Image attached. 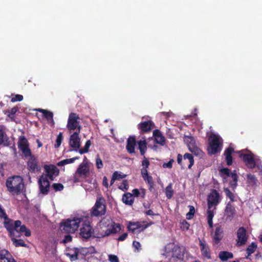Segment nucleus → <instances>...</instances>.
Wrapping results in <instances>:
<instances>
[{
    "instance_id": "0e129e2a",
    "label": "nucleus",
    "mask_w": 262,
    "mask_h": 262,
    "mask_svg": "<svg viewBox=\"0 0 262 262\" xmlns=\"http://www.w3.org/2000/svg\"><path fill=\"white\" fill-rule=\"evenodd\" d=\"M127 233H123L122 235H121L118 238V240L119 241H124L127 236Z\"/></svg>"
},
{
    "instance_id": "338daca9",
    "label": "nucleus",
    "mask_w": 262,
    "mask_h": 262,
    "mask_svg": "<svg viewBox=\"0 0 262 262\" xmlns=\"http://www.w3.org/2000/svg\"><path fill=\"white\" fill-rule=\"evenodd\" d=\"M132 192H133V193H132V194H133V197H134V196H136V197H138L140 194V191L137 188L134 189L132 190Z\"/></svg>"
},
{
    "instance_id": "412c9836",
    "label": "nucleus",
    "mask_w": 262,
    "mask_h": 262,
    "mask_svg": "<svg viewBox=\"0 0 262 262\" xmlns=\"http://www.w3.org/2000/svg\"><path fill=\"white\" fill-rule=\"evenodd\" d=\"M155 127V124L151 120L141 122L138 125V128L143 133L148 132Z\"/></svg>"
},
{
    "instance_id": "a211bd4d",
    "label": "nucleus",
    "mask_w": 262,
    "mask_h": 262,
    "mask_svg": "<svg viewBox=\"0 0 262 262\" xmlns=\"http://www.w3.org/2000/svg\"><path fill=\"white\" fill-rule=\"evenodd\" d=\"M28 157L30 158L27 162L28 169L31 173H35L39 170L37 160L34 156L32 155V153H31V156H29Z\"/></svg>"
},
{
    "instance_id": "c03bdc74",
    "label": "nucleus",
    "mask_w": 262,
    "mask_h": 262,
    "mask_svg": "<svg viewBox=\"0 0 262 262\" xmlns=\"http://www.w3.org/2000/svg\"><path fill=\"white\" fill-rule=\"evenodd\" d=\"M188 207L189 208V211L186 214V219L187 220H191L194 216V214L195 213V208L193 206L191 205H189Z\"/></svg>"
},
{
    "instance_id": "ea45409f",
    "label": "nucleus",
    "mask_w": 262,
    "mask_h": 262,
    "mask_svg": "<svg viewBox=\"0 0 262 262\" xmlns=\"http://www.w3.org/2000/svg\"><path fill=\"white\" fill-rule=\"evenodd\" d=\"M224 191L227 198H228L231 202H235L234 194L228 188H224Z\"/></svg>"
},
{
    "instance_id": "f3484780",
    "label": "nucleus",
    "mask_w": 262,
    "mask_h": 262,
    "mask_svg": "<svg viewBox=\"0 0 262 262\" xmlns=\"http://www.w3.org/2000/svg\"><path fill=\"white\" fill-rule=\"evenodd\" d=\"M89 171L90 169L87 162H82L79 165L75 174L79 177L85 178L88 177Z\"/></svg>"
},
{
    "instance_id": "0eeeda50",
    "label": "nucleus",
    "mask_w": 262,
    "mask_h": 262,
    "mask_svg": "<svg viewBox=\"0 0 262 262\" xmlns=\"http://www.w3.org/2000/svg\"><path fill=\"white\" fill-rule=\"evenodd\" d=\"M152 224L153 223L152 222L147 224H142L139 222H129L127 226V228L128 231L132 232L133 234H138L143 231L146 228Z\"/></svg>"
},
{
    "instance_id": "f257e3e1",
    "label": "nucleus",
    "mask_w": 262,
    "mask_h": 262,
    "mask_svg": "<svg viewBox=\"0 0 262 262\" xmlns=\"http://www.w3.org/2000/svg\"><path fill=\"white\" fill-rule=\"evenodd\" d=\"M4 225L9 232L10 237H20L23 233L26 236H30L31 234L30 230L25 225H21L19 220L14 222L11 219L7 222H4Z\"/></svg>"
},
{
    "instance_id": "e2e57ef3",
    "label": "nucleus",
    "mask_w": 262,
    "mask_h": 262,
    "mask_svg": "<svg viewBox=\"0 0 262 262\" xmlns=\"http://www.w3.org/2000/svg\"><path fill=\"white\" fill-rule=\"evenodd\" d=\"M4 135L3 130L0 129V144H3L4 142Z\"/></svg>"
},
{
    "instance_id": "1a4fd4ad",
    "label": "nucleus",
    "mask_w": 262,
    "mask_h": 262,
    "mask_svg": "<svg viewBox=\"0 0 262 262\" xmlns=\"http://www.w3.org/2000/svg\"><path fill=\"white\" fill-rule=\"evenodd\" d=\"M38 183L40 193L43 195L48 194L50 188V184L47 177L41 175L38 179Z\"/></svg>"
},
{
    "instance_id": "2eb2a0df",
    "label": "nucleus",
    "mask_w": 262,
    "mask_h": 262,
    "mask_svg": "<svg viewBox=\"0 0 262 262\" xmlns=\"http://www.w3.org/2000/svg\"><path fill=\"white\" fill-rule=\"evenodd\" d=\"M93 228L89 222H84L82 227L80 228V235L85 239H88L91 237L93 233Z\"/></svg>"
},
{
    "instance_id": "b1692460",
    "label": "nucleus",
    "mask_w": 262,
    "mask_h": 262,
    "mask_svg": "<svg viewBox=\"0 0 262 262\" xmlns=\"http://www.w3.org/2000/svg\"><path fill=\"white\" fill-rule=\"evenodd\" d=\"M233 152L234 149L231 146L227 147L224 151V155L225 156V161L227 165L228 166L231 165L233 163L232 154Z\"/></svg>"
},
{
    "instance_id": "39448f33",
    "label": "nucleus",
    "mask_w": 262,
    "mask_h": 262,
    "mask_svg": "<svg viewBox=\"0 0 262 262\" xmlns=\"http://www.w3.org/2000/svg\"><path fill=\"white\" fill-rule=\"evenodd\" d=\"M105 200L103 197L97 198L94 206L90 210V214L92 217H99L104 215L106 213V205Z\"/></svg>"
},
{
    "instance_id": "7c9ffc66",
    "label": "nucleus",
    "mask_w": 262,
    "mask_h": 262,
    "mask_svg": "<svg viewBox=\"0 0 262 262\" xmlns=\"http://www.w3.org/2000/svg\"><path fill=\"white\" fill-rule=\"evenodd\" d=\"M235 212V208L234 207V206L233 205H231V204L230 202H229L226 206V208H225L226 214L227 215V216L228 217H232L234 216Z\"/></svg>"
},
{
    "instance_id": "6ab92c4d",
    "label": "nucleus",
    "mask_w": 262,
    "mask_h": 262,
    "mask_svg": "<svg viewBox=\"0 0 262 262\" xmlns=\"http://www.w3.org/2000/svg\"><path fill=\"white\" fill-rule=\"evenodd\" d=\"M0 262H16L10 252L5 249H0Z\"/></svg>"
},
{
    "instance_id": "6e6552de",
    "label": "nucleus",
    "mask_w": 262,
    "mask_h": 262,
    "mask_svg": "<svg viewBox=\"0 0 262 262\" xmlns=\"http://www.w3.org/2000/svg\"><path fill=\"white\" fill-rule=\"evenodd\" d=\"M199 246L202 256L203 259L207 260L212 258L211 251L208 243L206 241L203 239H199Z\"/></svg>"
},
{
    "instance_id": "052dcab7",
    "label": "nucleus",
    "mask_w": 262,
    "mask_h": 262,
    "mask_svg": "<svg viewBox=\"0 0 262 262\" xmlns=\"http://www.w3.org/2000/svg\"><path fill=\"white\" fill-rule=\"evenodd\" d=\"M183 157L182 156L179 154L177 156V162L179 165L181 166V168H182V164H183Z\"/></svg>"
},
{
    "instance_id": "393cba45",
    "label": "nucleus",
    "mask_w": 262,
    "mask_h": 262,
    "mask_svg": "<svg viewBox=\"0 0 262 262\" xmlns=\"http://www.w3.org/2000/svg\"><path fill=\"white\" fill-rule=\"evenodd\" d=\"M136 145V139L134 137H129L127 140V145L126 146L127 151L130 153H135V148Z\"/></svg>"
},
{
    "instance_id": "c85d7f7f",
    "label": "nucleus",
    "mask_w": 262,
    "mask_h": 262,
    "mask_svg": "<svg viewBox=\"0 0 262 262\" xmlns=\"http://www.w3.org/2000/svg\"><path fill=\"white\" fill-rule=\"evenodd\" d=\"M231 178L232 180H231L229 182V185L230 187L234 190L237 186V180H238V176L235 170H234L231 173Z\"/></svg>"
},
{
    "instance_id": "680f3d73",
    "label": "nucleus",
    "mask_w": 262,
    "mask_h": 262,
    "mask_svg": "<svg viewBox=\"0 0 262 262\" xmlns=\"http://www.w3.org/2000/svg\"><path fill=\"white\" fill-rule=\"evenodd\" d=\"M72 237L70 235H66L64 236V238L63 240V242L64 243L70 242L72 241Z\"/></svg>"
},
{
    "instance_id": "4be33fe9",
    "label": "nucleus",
    "mask_w": 262,
    "mask_h": 262,
    "mask_svg": "<svg viewBox=\"0 0 262 262\" xmlns=\"http://www.w3.org/2000/svg\"><path fill=\"white\" fill-rule=\"evenodd\" d=\"M194 159L193 156L189 153H186L183 156V161L182 164V169H185L187 167L191 169L194 164Z\"/></svg>"
},
{
    "instance_id": "5701e85b",
    "label": "nucleus",
    "mask_w": 262,
    "mask_h": 262,
    "mask_svg": "<svg viewBox=\"0 0 262 262\" xmlns=\"http://www.w3.org/2000/svg\"><path fill=\"white\" fill-rule=\"evenodd\" d=\"M153 136L156 143L163 146L165 144V138L159 129H155L153 132Z\"/></svg>"
},
{
    "instance_id": "cd10ccee",
    "label": "nucleus",
    "mask_w": 262,
    "mask_h": 262,
    "mask_svg": "<svg viewBox=\"0 0 262 262\" xmlns=\"http://www.w3.org/2000/svg\"><path fill=\"white\" fill-rule=\"evenodd\" d=\"M122 200L124 204L128 205H132L134 202L133 194L129 192L124 193L122 196Z\"/></svg>"
},
{
    "instance_id": "c9c22d12",
    "label": "nucleus",
    "mask_w": 262,
    "mask_h": 262,
    "mask_svg": "<svg viewBox=\"0 0 262 262\" xmlns=\"http://www.w3.org/2000/svg\"><path fill=\"white\" fill-rule=\"evenodd\" d=\"M173 193L172 185L171 183H170L165 188V195L168 199H170L172 197Z\"/></svg>"
},
{
    "instance_id": "37998d69",
    "label": "nucleus",
    "mask_w": 262,
    "mask_h": 262,
    "mask_svg": "<svg viewBox=\"0 0 262 262\" xmlns=\"http://www.w3.org/2000/svg\"><path fill=\"white\" fill-rule=\"evenodd\" d=\"M91 141L90 140H88L86 142L84 147L78 150V152L80 154H81V155L83 154L84 153L88 152L89 151V148H90V147L91 146Z\"/></svg>"
},
{
    "instance_id": "ddd939ff",
    "label": "nucleus",
    "mask_w": 262,
    "mask_h": 262,
    "mask_svg": "<svg viewBox=\"0 0 262 262\" xmlns=\"http://www.w3.org/2000/svg\"><path fill=\"white\" fill-rule=\"evenodd\" d=\"M185 141L186 142L187 147L190 151L195 155H200V153L202 151L196 145L195 140L193 137L191 136H186L185 137Z\"/></svg>"
},
{
    "instance_id": "bf43d9fd",
    "label": "nucleus",
    "mask_w": 262,
    "mask_h": 262,
    "mask_svg": "<svg viewBox=\"0 0 262 262\" xmlns=\"http://www.w3.org/2000/svg\"><path fill=\"white\" fill-rule=\"evenodd\" d=\"M141 173L143 178L149 176L147 171V168H143L141 170Z\"/></svg>"
},
{
    "instance_id": "423d86ee",
    "label": "nucleus",
    "mask_w": 262,
    "mask_h": 262,
    "mask_svg": "<svg viewBox=\"0 0 262 262\" xmlns=\"http://www.w3.org/2000/svg\"><path fill=\"white\" fill-rule=\"evenodd\" d=\"M80 117L75 113H71L68 117L67 128L71 132L74 130L80 132L81 126L80 124Z\"/></svg>"
},
{
    "instance_id": "20e7f679",
    "label": "nucleus",
    "mask_w": 262,
    "mask_h": 262,
    "mask_svg": "<svg viewBox=\"0 0 262 262\" xmlns=\"http://www.w3.org/2000/svg\"><path fill=\"white\" fill-rule=\"evenodd\" d=\"M209 147L208 153L210 155H215L220 152L223 145V140L219 135L212 134L208 138Z\"/></svg>"
},
{
    "instance_id": "f8f14e48",
    "label": "nucleus",
    "mask_w": 262,
    "mask_h": 262,
    "mask_svg": "<svg viewBox=\"0 0 262 262\" xmlns=\"http://www.w3.org/2000/svg\"><path fill=\"white\" fill-rule=\"evenodd\" d=\"M44 169L46 172L45 177L49 178L51 181H53L54 178L59 174V169L54 165H45Z\"/></svg>"
},
{
    "instance_id": "f03ea898",
    "label": "nucleus",
    "mask_w": 262,
    "mask_h": 262,
    "mask_svg": "<svg viewBox=\"0 0 262 262\" xmlns=\"http://www.w3.org/2000/svg\"><path fill=\"white\" fill-rule=\"evenodd\" d=\"M8 191L13 195L20 194L25 187L24 180L19 176H15L9 178L6 182Z\"/></svg>"
},
{
    "instance_id": "72a5a7b5",
    "label": "nucleus",
    "mask_w": 262,
    "mask_h": 262,
    "mask_svg": "<svg viewBox=\"0 0 262 262\" xmlns=\"http://www.w3.org/2000/svg\"><path fill=\"white\" fill-rule=\"evenodd\" d=\"M11 241H12L13 244L16 247H26L27 244L23 239H17L16 238V237H10Z\"/></svg>"
},
{
    "instance_id": "a878e982",
    "label": "nucleus",
    "mask_w": 262,
    "mask_h": 262,
    "mask_svg": "<svg viewBox=\"0 0 262 262\" xmlns=\"http://www.w3.org/2000/svg\"><path fill=\"white\" fill-rule=\"evenodd\" d=\"M223 237V230L221 226L216 227L213 236V241L215 244H218Z\"/></svg>"
},
{
    "instance_id": "4468645a",
    "label": "nucleus",
    "mask_w": 262,
    "mask_h": 262,
    "mask_svg": "<svg viewBox=\"0 0 262 262\" xmlns=\"http://www.w3.org/2000/svg\"><path fill=\"white\" fill-rule=\"evenodd\" d=\"M237 246H241L246 244L248 239V235L246 229L243 227H240L237 231Z\"/></svg>"
},
{
    "instance_id": "aec40b11",
    "label": "nucleus",
    "mask_w": 262,
    "mask_h": 262,
    "mask_svg": "<svg viewBox=\"0 0 262 262\" xmlns=\"http://www.w3.org/2000/svg\"><path fill=\"white\" fill-rule=\"evenodd\" d=\"M239 157L243 159V160L248 168H254L255 167L256 163L255 160L251 155L248 154H241Z\"/></svg>"
},
{
    "instance_id": "58836bf2",
    "label": "nucleus",
    "mask_w": 262,
    "mask_h": 262,
    "mask_svg": "<svg viewBox=\"0 0 262 262\" xmlns=\"http://www.w3.org/2000/svg\"><path fill=\"white\" fill-rule=\"evenodd\" d=\"M248 183L251 185H254L256 184L257 179L255 176L251 173L247 175Z\"/></svg>"
},
{
    "instance_id": "2f4dec72",
    "label": "nucleus",
    "mask_w": 262,
    "mask_h": 262,
    "mask_svg": "<svg viewBox=\"0 0 262 262\" xmlns=\"http://www.w3.org/2000/svg\"><path fill=\"white\" fill-rule=\"evenodd\" d=\"M138 149L140 150L141 155L144 156L147 150V142L145 139L138 142Z\"/></svg>"
},
{
    "instance_id": "603ef678",
    "label": "nucleus",
    "mask_w": 262,
    "mask_h": 262,
    "mask_svg": "<svg viewBox=\"0 0 262 262\" xmlns=\"http://www.w3.org/2000/svg\"><path fill=\"white\" fill-rule=\"evenodd\" d=\"M119 188L122 190H126L128 188V184L126 180H124L121 183L120 186H119Z\"/></svg>"
},
{
    "instance_id": "4d7b16f0",
    "label": "nucleus",
    "mask_w": 262,
    "mask_h": 262,
    "mask_svg": "<svg viewBox=\"0 0 262 262\" xmlns=\"http://www.w3.org/2000/svg\"><path fill=\"white\" fill-rule=\"evenodd\" d=\"M149 165V162L148 160L144 156L143 160L142 162V166L143 168H147Z\"/></svg>"
},
{
    "instance_id": "a18cd8bd",
    "label": "nucleus",
    "mask_w": 262,
    "mask_h": 262,
    "mask_svg": "<svg viewBox=\"0 0 262 262\" xmlns=\"http://www.w3.org/2000/svg\"><path fill=\"white\" fill-rule=\"evenodd\" d=\"M0 218L4 219V222H7L11 219H9L6 213L5 209L0 205Z\"/></svg>"
},
{
    "instance_id": "dca6fc26",
    "label": "nucleus",
    "mask_w": 262,
    "mask_h": 262,
    "mask_svg": "<svg viewBox=\"0 0 262 262\" xmlns=\"http://www.w3.org/2000/svg\"><path fill=\"white\" fill-rule=\"evenodd\" d=\"M80 132H75L72 134L70 138L69 144L71 147L74 148V150L78 151L80 147V138L79 134Z\"/></svg>"
},
{
    "instance_id": "13d9d810",
    "label": "nucleus",
    "mask_w": 262,
    "mask_h": 262,
    "mask_svg": "<svg viewBox=\"0 0 262 262\" xmlns=\"http://www.w3.org/2000/svg\"><path fill=\"white\" fill-rule=\"evenodd\" d=\"M108 260L110 262H119L118 257L115 255H109Z\"/></svg>"
},
{
    "instance_id": "a19ab883",
    "label": "nucleus",
    "mask_w": 262,
    "mask_h": 262,
    "mask_svg": "<svg viewBox=\"0 0 262 262\" xmlns=\"http://www.w3.org/2000/svg\"><path fill=\"white\" fill-rule=\"evenodd\" d=\"M112 234H114L119 232L121 230V226L119 224L114 223L110 227Z\"/></svg>"
},
{
    "instance_id": "de8ad7c7",
    "label": "nucleus",
    "mask_w": 262,
    "mask_h": 262,
    "mask_svg": "<svg viewBox=\"0 0 262 262\" xmlns=\"http://www.w3.org/2000/svg\"><path fill=\"white\" fill-rule=\"evenodd\" d=\"M52 187L55 191H62L64 188V186L61 183H53Z\"/></svg>"
},
{
    "instance_id": "7ed1b4c3",
    "label": "nucleus",
    "mask_w": 262,
    "mask_h": 262,
    "mask_svg": "<svg viewBox=\"0 0 262 262\" xmlns=\"http://www.w3.org/2000/svg\"><path fill=\"white\" fill-rule=\"evenodd\" d=\"M82 219L74 217L73 219H68L60 223V230L67 233H74L78 228Z\"/></svg>"
},
{
    "instance_id": "09e8293b",
    "label": "nucleus",
    "mask_w": 262,
    "mask_h": 262,
    "mask_svg": "<svg viewBox=\"0 0 262 262\" xmlns=\"http://www.w3.org/2000/svg\"><path fill=\"white\" fill-rule=\"evenodd\" d=\"M43 116L48 121H53V114L52 112L46 110L43 114Z\"/></svg>"
},
{
    "instance_id": "c756f323",
    "label": "nucleus",
    "mask_w": 262,
    "mask_h": 262,
    "mask_svg": "<svg viewBox=\"0 0 262 262\" xmlns=\"http://www.w3.org/2000/svg\"><path fill=\"white\" fill-rule=\"evenodd\" d=\"M219 257L222 261H227L228 259L232 258L233 254L232 253L228 251H220L219 253Z\"/></svg>"
},
{
    "instance_id": "9d476101",
    "label": "nucleus",
    "mask_w": 262,
    "mask_h": 262,
    "mask_svg": "<svg viewBox=\"0 0 262 262\" xmlns=\"http://www.w3.org/2000/svg\"><path fill=\"white\" fill-rule=\"evenodd\" d=\"M29 146L28 141L25 137L20 136L18 142V147L26 158L31 156V151Z\"/></svg>"
},
{
    "instance_id": "69168bd1",
    "label": "nucleus",
    "mask_w": 262,
    "mask_h": 262,
    "mask_svg": "<svg viewBox=\"0 0 262 262\" xmlns=\"http://www.w3.org/2000/svg\"><path fill=\"white\" fill-rule=\"evenodd\" d=\"M133 245L135 247V248L137 250H139L140 249L141 245L140 243L138 242L134 241Z\"/></svg>"
},
{
    "instance_id": "bb28decb",
    "label": "nucleus",
    "mask_w": 262,
    "mask_h": 262,
    "mask_svg": "<svg viewBox=\"0 0 262 262\" xmlns=\"http://www.w3.org/2000/svg\"><path fill=\"white\" fill-rule=\"evenodd\" d=\"M184 251L179 246H174L172 251V257L178 259H183L184 257Z\"/></svg>"
},
{
    "instance_id": "3c124183",
    "label": "nucleus",
    "mask_w": 262,
    "mask_h": 262,
    "mask_svg": "<svg viewBox=\"0 0 262 262\" xmlns=\"http://www.w3.org/2000/svg\"><path fill=\"white\" fill-rule=\"evenodd\" d=\"M113 176L116 178V180H119L122 179H123L126 177V174H122L121 172H119L118 171H115L113 174Z\"/></svg>"
},
{
    "instance_id": "49530a36",
    "label": "nucleus",
    "mask_w": 262,
    "mask_h": 262,
    "mask_svg": "<svg viewBox=\"0 0 262 262\" xmlns=\"http://www.w3.org/2000/svg\"><path fill=\"white\" fill-rule=\"evenodd\" d=\"M189 224L185 220L180 223V227L183 231L188 230L189 228Z\"/></svg>"
},
{
    "instance_id": "774afa93",
    "label": "nucleus",
    "mask_w": 262,
    "mask_h": 262,
    "mask_svg": "<svg viewBox=\"0 0 262 262\" xmlns=\"http://www.w3.org/2000/svg\"><path fill=\"white\" fill-rule=\"evenodd\" d=\"M144 213L147 215H150V216H154L158 215V214L155 213L151 209H149L148 210H147L144 212Z\"/></svg>"
},
{
    "instance_id": "473e14b6",
    "label": "nucleus",
    "mask_w": 262,
    "mask_h": 262,
    "mask_svg": "<svg viewBox=\"0 0 262 262\" xmlns=\"http://www.w3.org/2000/svg\"><path fill=\"white\" fill-rule=\"evenodd\" d=\"M79 159V157H75L71 159H66L58 162L57 163V165L58 166H62L68 164L73 163L76 160H78Z\"/></svg>"
},
{
    "instance_id": "864d4df0",
    "label": "nucleus",
    "mask_w": 262,
    "mask_h": 262,
    "mask_svg": "<svg viewBox=\"0 0 262 262\" xmlns=\"http://www.w3.org/2000/svg\"><path fill=\"white\" fill-rule=\"evenodd\" d=\"M23 96L19 94H16L11 99V102L21 101L23 100Z\"/></svg>"
},
{
    "instance_id": "8fccbe9b",
    "label": "nucleus",
    "mask_w": 262,
    "mask_h": 262,
    "mask_svg": "<svg viewBox=\"0 0 262 262\" xmlns=\"http://www.w3.org/2000/svg\"><path fill=\"white\" fill-rule=\"evenodd\" d=\"M96 166L98 169H101L103 167V164L100 156L97 155L96 158Z\"/></svg>"
},
{
    "instance_id": "6e6d98bb",
    "label": "nucleus",
    "mask_w": 262,
    "mask_h": 262,
    "mask_svg": "<svg viewBox=\"0 0 262 262\" xmlns=\"http://www.w3.org/2000/svg\"><path fill=\"white\" fill-rule=\"evenodd\" d=\"M173 162H174V160L171 159L167 163H164L163 164V167L164 168H171L172 167V164H173Z\"/></svg>"
},
{
    "instance_id": "9b49d317",
    "label": "nucleus",
    "mask_w": 262,
    "mask_h": 262,
    "mask_svg": "<svg viewBox=\"0 0 262 262\" xmlns=\"http://www.w3.org/2000/svg\"><path fill=\"white\" fill-rule=\"evenodd\" d=\"M208 207L211 209L213 206H215L220 203V194L215 189H212L208 195Z\"/></svg>"
},
{
    "instance_id": "e433bc0d",
    "label": "nucleus",
    "mask_w": 262,
    "mask_h": 262,
    "mask_svg": "<svg viewBox=\"0 0 262 262\" xmlns=\"http://www.w3.org/2000/svg\"><path fill=\"white\" fill-rule=\"evenodd\" d=\"M147 184L149 190L151 191L154 186V182L152 177L150 176L143 178Z\"/></svg>"
},
{
    "instance_id": "f704fd0d",
    "label": "nucleus",
    "mask_w": 262,
    "mask_h": 262,
    "mask_svg": "<svg viewBox=\"0 0 262 262\" xmlns=\"http://www.w3.org/2000/svg\"><path fill=\"white\" fill-rule=\"evenodd\" d=\"M256 248L257 245L255 243H252L251 244L248 246L246 249V253L247 254V256H246L247 258L255 252Z\"/></svg>"
},
{
    "instance_id": "5fc2aeb1",
    "label": "nucleus",
    "mask_w": 262,
    "mask_h": 262,
    "mask_svg": "<svg viewBox=\"0 0 262 262\" xmlns=\"http://www.w3.org/2000/svg\"><path fill=\"white\" fill-rule=\"evenodd\" d=\"M220 172L222 174H224L228 177L231 176V173L232 172H230V170L227 168H222L220 170Z\"/></svg>"
},
{
    "instance_id": "79ce46f5",
    "label": "nucleus",
    "mask_w": 262,
    "mask_h": 262,
    "mask_svg": "<svg viewBox=\"0 0 262 262\" xmlns=\"http://www.w3.org/2000/svg\"><path fill=\"white\" fill-rule=\"evenodd\" d=\"M63 140V133L60 132L57 135V138L56 140V143L54 144V147L56 148L59 147Z\"/></svg>"
},
{
    "instance_id": "4c0bfd02",
    "label": "nucleus",
    "mask_w": 262,
    "mask_h": 262,
    "mask_svg": "<svg viewBox=\"0 0 262 262\" xmlns=\"http://www.w3.org/2000/svg\"><path fill=\"white\" fill-rule=\"evenodd\" d=\"M214 216V213L213 211L211 210L210 209L208 208L207 210V220H208V224L210 227V228L213 227V221L212 219Z\"/></svg>"
}]
</instances>
